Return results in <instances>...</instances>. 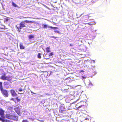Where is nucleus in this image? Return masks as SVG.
Wrapping results in <instances>:
<instances>
[{
    "instance_id": "nucleus-1",
    "label": "nucleus",
    "mask_w": 122,
    "mask_h": 122,
    "mask_svg": "<svg viewBox=\"0 0 122 122\" xmlns=\"http://www.w3.org/2000/svg\"><path fill=\"white\" fill-rule=\"evenodd\" d=\"M34 22V21H29L27 20H25L21 22L19 24L17 25L16 26V27L17 29V31L19 32H20L21 31V29L22 28L27 27L25 25V23H32Z\"/></svg>"
},
{
    "instance_id": "nucleus-2",
    "label": "nucleus",
    "mask_w": 122,
    "mask_h": 122,
    "mask_svg": "<svg viewBox=\"0 0 122 122\" xmlns=\"http://www.w3.org/2000/svg\"><path fill=\"white\" fill-rule=\"evenodd\" d=\"M5 117L6 118L14 120H17L18 117L15 114H11L6 113L5 115Z\"/></svg>"
},
{
    "instance_id": "nucleus-3",
    "label": "nucleus",
    "mask_w": 122,
    "mask_h": 122,
    "mask_svg": "<svg viewBox=\"0 0 122 122\" xmlns=\"http://www.w3.org/2000/svg\"><path fill=\"white\" fill-rule=\"evenodd\" d=\"M6 75L5 73H3L1 76L0 78L3 80H6L9 81H11L12 78V76H6Z\"/></svg>"
},
{
    "instance_id": "nucleus-4",
    "label": "nucleus",
    "mask_w": 122,
    "mask_h": 122,
    "mask_svg": "<svg viewBox=\"0 0 122 122\" xmlns=\"http://www.w3.org/2000/svg\"><path fill=\"white\" fill-rule=\"evenodd\" d=\"M0 91L2 94L6 97H8V94L7 91L3 89V87L0 89Z\"/></svg>"
},
{
    "instance_id": "nucleus-5",
    "label": "nucleus",
    "mask_w": 122,
    "mask_h": 122,
    "mask_svg": "<svg viewBox=\"0 0 122 122\" xmlns=\"http://www.w3.org/2000/svg\"><path fill=\"white\" fill-rule=\"evenodd\" d=\"M66 111V109L64 107L61 106H60L59 108V111L61 113H62L63 112Z\"/></svg>"
},
{
    "instance_id": "nucleus-6",
    "label": "nucleus",
    "mask_w": 122,
    "mask_h": 122,
    "mask_svg": "<svg viewBox=\"0 0 122 122\" xmlns=\"http://www.w3.org/2000/svg\"><path fill=\"white\" fill-rule=\"evenodd\" d=\"M81 117L83 120L81 121L82 122H90L88 118H85L83 116H82Z\"/></svg>"
},
{
    "instance_id": "nucleus-7",
    "label": "nucleus",
    "mask_w": 122,
    "mask_h": 122,
    "mask_svg": "<svg viewBox=\"0 0 122 122\" xmlns=\"http://www.w3.org/2000/svg\"><path fill=\"white\" fill-rule=\"evenodd\" d=\"M10 92L11 95L13 96H16L17 95V94L15 92L14 90L13 89H11L10 90Z\"/></svg>"
},
{
    "instance_id": "nucleus-8",
    "label": "nucleus",
    "mask_w": 122,
    "mask_h": 122,
    "mask_svg": "<svg viewBox=\"0 0 122 122\" xmlns=\"http://www.w3.org/2000/svg\"><path fill=\"white\" fill-rule=\"evenodd\" d=\"M4 111L2 109H0V115L2 117H4Z\"/></svg>"
},
{
    "instance_id": "nucleus-9",
    "label": "nucleus",
    "mask_w": 122,
    "mask_h": 122,
    "mask_svg": "<svg viewBox=\"0 0 122 122\" xmlns=\"http://www.w3.org/2000/svg\"><path fill=\"white\" fill-rule=\"evenodd\" d=\"M15 112L18 114L20 113V109L19 108V107H16L15 108Z\"/></svg>"
},
{
    "instance_id": "nucleus-10",
    "label": "nucleus",
    "mask_w": 122,
    "mask_h": 122,
    "mask_svg": "<svg viewBox=\"0 0 122 122\" xmlns=\"http://www.w3.org/2000/svg\"><path fill=\"white\" fill-rule=\"evenodd\" d=\"M0 121H1L2 122H10V121L8 120L4 119L0 117Z\"/></svg>"
},
{
    "instance_id": "nucleus-11",
    "label": "nucleus",
    "mask_w": 122,
    "mask_h": 122,
    "mask_svg": "<svg viewBox=\"0 0 122 122\" xmlns=\"http://www.w3.org/2000/svg\"><path fill=\"white\" fill-rule=\"evenodd\" d=\"M28 37L29 39H32L34 38V35H30L29 36H28Z\"/></svg>"
},
{
    "instance_id": "nucleus-12",
    "label": "nucleus",
    "mask_w": 122,
    "mask_h": 122,
    "mask_svg": "<svg viewBox=\"0 0 122 122\" xmlns=\"http://www.w3.org/2000/svg\"><path fill=\"white\" fill-rule=\"evenodd\" d=\"M20 48L21 49H23L25 48V47L23 46L22 44H20Z\"/></svg>"
},
{
    "instance_id": "nucleus-13",
    "label": "nucleus",
    "mask_w": 122,
    "mask_h": 122,
    "mask_svg": "<svg viewBox=\"0 0 122 122\" xmlns=\"http://www.w3.org/2000/svg\"><path fill=\"white\" fill-rule=\"evenodd\" d=\"M46 49L47 52H50L51 51L50 47H46Z\"/></svg>"
},
{
    "instance_id": "nucleus-14",
    "label": "nucleus",
    "mask_w": 122,
    "mask_h": 122,
    "mask_svg": "<svg viewBox=\"0 0 122 122\" xmlns=\"http://www.w3.org/2000/svg\"><path fill=\"white\" fill-rule=\"evenodd\" d=\"M9 84V83L7 81H5L4 82V84L5 86H7Z\"/></svg>"
},
{
    "instance_id": "nucleus-15",
    "label": "nucleus",
    "mask_w": 122,
    "mask_h": 122,
    "mask_svg": "<svg viewBox=\"0 0 122 122\" xmlns=\"http://www.w3.org/2000/svg\"><path fill=\"white\" fill-rule=\"evenodd\" d=\"M41 54L40 53H38L37 55V57L39 59L41 58Z\"/></svg>"
},
{
    "instance_id": "nucleus-16",
    "label": "nucleus",
    "mask_w": 122,
    "mask_h": 122,
    "mask_svg": "<svg viewBox=\"0 0 122 122\" xmlns=\"http://www.w3.org/2000/svg\"><path fill=\"white\" fill-rule=\"evenodd\" d=\"M48 28H50L53 29H58V27H53L50 26H48Z\"/></svg>"
},
{
    "instance_id": "nucleus-17",
    "label": "nucleus",
    "mask_w": 122,
    "mask_h": 122,
    "mask_svg": "<svg viewBox=\"0 0 122 122\" xmlns=\"http://www.w3.org/2000/svg\"><path fill=\"white\" fill-rule=\"evenodd\" d=\"M12 5L15 7H18V6L16 4L14 3V2H12Z\"/></svg>"
},
{
    "instance_id": "nucleus-18",
    "label": "nucleus",
    "mask_w": 122,
    "mask_h": 122,
    "mask_svg": "<svg viewBox=\"0 0 122 122\" xmlns=\"http://www.w3.org/2000/svg\"><path fill=\"white\" fill-rule=\"evenodd\" d=\"M16 99L17 100V102H20L21 100L18 97H16Z\"/></svg>"
},
{
    "instance_id": "nucleus-19",
    "label": "nucleus",
    "mask_w": 122,
    "mask_h": 122,
    "mask_svg": "<svg viewBox=\"0 0 122 122\" xmlns=\"http://www.w3.org/2000/svg\"><path fill=\"white\" fill-rule=\"evenodd\" d=\"M54 32L56 33H57L59 34H61V33L60 31H58V30H55L54 31Z\"/></svg>"
},
{
    "instance_id": "nucleus-20",
    "label": "nucleus",
    "mask_w": 122,
    "mask_h": 122,
    "mask_svg": "<svg viewBox=\"0 0 122 122\" xmlns=\"http://www.w3.org/2000/svg\"><path fill=\"white\" fill-rule=\"evenodd\" d=\"M42 26H43V28H46L47 27H48L47 25H46L43 24L42 25Z\"/></svg>"
},
{
    "instance_id": "nucleus-21",
    "label": "nucleus",
    "mask_w": 122,
    "mask_h": 122,
    "mask_svg": "<svg viewBox=\"0 0 122 122\" xmlns=\"http://www.w3.org/2000/svg\"><path fill=\"white\" fill-rule=\"evenodd\" d=\"M54 54V53L53 52H51V53H50L49 54V56H51L52 55H53Z\"/></svg>"
},
{
    "instance_id": "nucleus-22",
    "label": "nucleus",
    "mask_w": 122,
    "mask_h": 122,
    "mask_svg": "<svg viewBox=\"0 0 122 122\" xmlns=\"http://www.w3.org/2000/svg\"><path fill=\"white\" fill-rule=\"evenodd\" d=\"M2 82H0V89L3 87L2 86Z\"/></svg>"
},
{
    "instance_id": "nucleus-23",
    "label": "nucleus",
    "mask_w": 122,
    "mask_h": 122,
    "mask_svg": "<svg viewBox=\"0 0 122 122\" xmlns=\"http://www.w3.org/2000/svg\"><path fill=\"white\" fill-rule=\"evenodd\" d=\"M9 20V19L8 18H5V19L4 21L6 22H7Z\"/></svg>"
},
{
    "instance_id": "nucleus-24",
    "label": "nucleus",
    "mask_w": 122,
    "mask_h": 122,
    "mask_svg": "<svg viewBox=\"0 0 122 122\" xmlns=\"http://www.w3.org/2000/svg\"><path fill=\"white\" fill-rule=\"evenodd\" d=\"M22 122H29L27 120H23Z\"/></svg>"
},
{
    "instance_id": "nucleus-25",
    "label": "nucleus",
    "mask_w": 122,
    "mask_h": 122,
    "mask_svg": "<svg viewBox=\"0 0 122 122\" xmlns=\"http://www.w3.org/2000/svg\"><path fill=\"white\" fill-rule=\"evenodd\" d=\"M18 90L19 91L21 92L23 90L21 88L19 89Z\"/></svg>"
},
{
    "instance_id": "nucleus-26",
    "label": "nucleus",
    "mask_w": 122,
    "mask_h": 122,
    "mask_svg": "<svg viewBox=\"0 0 122 122\" xmlns=\"http://www.w3.org/2000/svg\"><path fill=\"white\" fill-rule=\"evenodd\" d=\"M50 37L51 38H55V39H56L57 38L56 37H55L54 36H51Z\"/></svg>"
},
{
    "instance_id": "nucleus-27",
    "label": "nucleus",
    "mask_w": 122,
    "mask_h": 122,
    "mask_svg": "<svg viewBox=\"0 0 122 122\" xmlns=\"http://www.w3.org/2000/svg\"><path fill=\"white\" fill-rule=\"evenodd\" d=\"M82 77L83 79H85L86 77L84 76H82Z\"/></svg>"
},
{
    "instance_id": "nucleus-28",
    "label": "nucleus",
    "mask_w": 122,
    "mask_h": 122,
    "mask_svg": "<svg viewBox=\"0 0 122 122\" xmlns=\"http://www.w3.org/2000/svg\"><path fill=\"white\" fill-rule=\"evenodd\" d=\"M83 106H84V105H82L80 106H79L78 107V108H80L81 107Z\"/></svg>"
},
{
    "instance_id": "nucleus-29",
    "label": "nucleus",
    "mask_w": 122,
    "mask_h": 122,
    "mask_svg": "<svg viewBox=\"0 0 122 122\" xmlns=\"http://www.w3.org/2000/svg\"><path fill=\"white\" fill-rule=\"evenodd\" d=\"M70 46H73V44H70Z\"/></svg>"
},
{
    "instance_id": "nucleus-30",
    "label": "nucleus",
    "mask_w": 122,
    "mask_h": 122,
    "mask_svg": "<svg viewBox=\"0 0 122 122\" xmlns=\"http://www.w3.org/2000/svg\"><path fill=\"white\" fill-rule=\"evenodd\" d=\"M10 100H12L13 101H14V98H12Z\"/></svg>"
},
{
    "instance_id": "nucleus-31",
    "label": "nucleus",
    "mask_w": 122,
    "mask_h": 122,
    "mask_svg": "<svg viewBox=\"0 0 122 122\" xmlns=\"http://www.w3.org/2000/svg\"><path fill=\"white\" fill-rule=\"evenodd\" d=\"M87 24L90 25H93V24H90L89 23H87Z\"/></svg>"
},
{
    "instance_id": "nucleus-32",
    "label": "nucleus",
    "mask_w": 122,
    "mask_h": 122,
    "mask_svg": "<svg viewBox=\"0 0 122 122\" xmlns=\"http://www.w3.org/2000/svg\"><path fill=\"white\" fill-rule=\"evenodd\" d=\"M80 72H84V71L83 70H81V71H80Z\"/></svg>"
},
{
    "instance_id": "nucleus-33",
    "label": "nucleus",
    "mask_w": 122,
    "mask_h": 122,
    "mask_svg": "<svg viewBox=\"0 0 122 122\" xmlns=\"http://www.w3.org/2000/svg\"><path fill=\"white\" fill-rule=\"evenodd\" d=\"M25 18H30V17H25Z\"/></svg>"
},
{
    "instance_id": "nucleus-34",
    "label": "nucleus",
    "mask_w": 122,
    "mask_h": 122,
    "mask_svg": "<svg viewBox=\"0 0 122 122\" xmlns=\"http://www.w3.org/2000/svg\"><path fill=\"white\" fill-rule=\"evenodd\" d=\"M96 24V23H94V24L95 25Z\"/></svg>"
}]
</instances>
